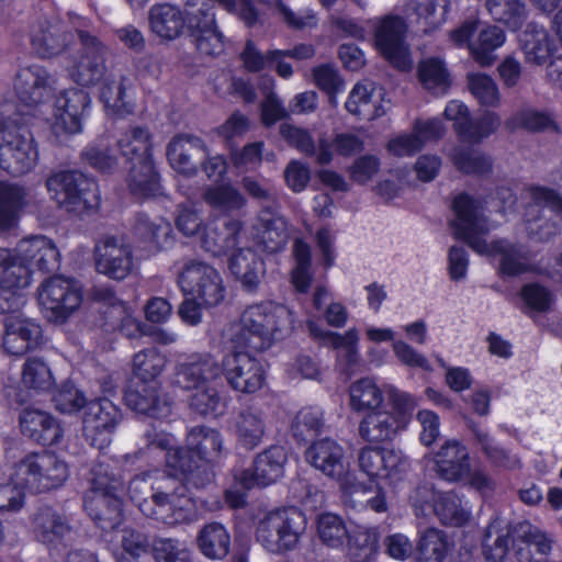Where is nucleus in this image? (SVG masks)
<instances>
[{
  "instance_id": "nucleus-45",
  "label": "nucleus",
  "mask_w": 562,
  "mask_h": 562,
  "mask_svg": "<svg viewBox=\"0 0 562 562\" xmlns=\"http://www.w3.org/2000/svg\"><path fill=\"white\" fill-rule=\"evenodd\" d=\"M383 391L371 378H362L349 387V406L352 412L366 413L384 407Z\"/></svg>"
},
{
  "instance_id": "nucleus-28",
  "label": "nucleus",
  "mask_w": 562,
  "mask_h": 562,
  "mask_svg": "<svg viewBox=\"0 0 562 562\" xmlns=\"http://www.w3.org/2000/svg\"><path fill=\"white\" fill-rule=\"evenodd\" d=\"M435 471L447 482H459L470 473L468 448L459 440L445 441L434 453Z\"/></svg>"
},
{
  "instance_id": "nucleus-27",
  "label": "nucleus",
  "mask_w": 562,
  "mask_h": 562,
  "mask_svg": "<svg viewBox=\"0 0 562 562\" xmlns=\"http://www.w3.org/2000/svg\"><path fill=\"white\" fill-rule=\"evenodd\" d=\"M3 348L13 356H22L43 344V331L38 323L21 317H8L4 323Z\"/></svg>"
},
{
  "instance_id": "nucleus-23",
  "label": "nucleus",
  "mask_w": 562,
  "mask_h": 562,
  "mask_svg": "<svg viewBox=\"0 0 562 562\" xmlns=\"http://www.w3.org/2000/svg\"><path fill=\"white\" fill-rule=\"evenodd\" d=\"M90 102L89 93L82 89L70 88L60 91L54 101L55 126L69 134L80 133Z\"/></svg>"
},
{
  "instance_id": "nucleus-51",
  "label": "nucleus",
  "mask_w": 562,
  "mask_h": 562,
  "mask_svg": "<svg viewBox=\"0 0 562 562\" xmlns=\"http://www.w3.org/2000/svg\"><path fill=\"white\" fill-rule=\"evenodd\" d=\"M23 187L0 181V231H9L15 226L19 212L25 205Z\"/></svg>"
},
{
  "instance_id": "nucleus-64",
  "label": "nucleus",
  "mask_w": 562,
  "mask_h": 562,
  "mask_svg": "<svg viewBox=\"0 0 562 562\" xmlns=\"http://www.w3.org/2000/svg\"><path fill=\"white\" fill-rule=\"evenodd\" d=\"M468 88L472 95L484 106H498L501 93L495 80L481 72H471L467 76Z\"/></svg>"
},
{
  "instance_id": "nucleus-3",
  "label": "nucleus",
  "mask_w": 562,
  "mask_h": 562,
  "mask_svg": "<svg viewBox=\"0 0 562 562\" xmlns=\"http://www.w3.org/2000/svg\"><path fill=\"white\" fill-rule=\"evenodd\" d=\"M454 218L450 225L456 239L464 241L472 250L485 256H501L503 274L515 277L532 269L530 256L522 247L506 240L487 243L490 232L486 217L480 213V204L467 193L457 195L452 203Z\"/></svg>"
},
{
  "instance_id": "nucleus-30",
  "label": "nucleus",
  "mask_w": 562,
  "mask_h": 562,
  "mask_svg": "<svg viewBox=\"0 0 562 562\" xmlns=\"http://www.w3.org/2000/svg\"><path fill=\"white\" fill-rule=\"evenodd\" d=\"M19 258L32 269L48 273L59 269L60 254L54 241L36 235L23 238L16 246Z\"/></svg>"
},
{
  "instance_id": "nucleus-24",
  "label": "nucleus",
  "mask_w": 562,
  "mask_h": 562,
  "mask_svg": "<svg viewBox=\"0 0 562 562\" xmlns=\"http://www.w3.org/2000/svg\"><path fill=\"white\" fill-rule=\"evenodd\" d=\"M124 400L128 408L153 418H165L171 413V404L158 381L131 384Z\"/></svg>"
},
{
  "instance_id": "nucleus-48",
  "label": "nucleus",
  "mask_w": 562,
  "mask_h": 562,
  "mask_svg": "<svg viewBox=\"0 0 562 562\" xmlns=\"http://www.w3.org/2000/svg\"><path fill=\"white\" fill-rule=\"evenodd\" d=\"M117 153L114 139L110 135H102L85 147L81 159L93 169L108 172L115 168Z\"/></svg>"
},
{
  "instance_id": "nucleus-57",
  "label": "nucleus",
  "mask_w": 562,
  "mask_h": 562,
  "mask_svg": "<svg viewBox=\"0 0 562 562\" xmlns=\"http://www.w3.org/2000/svg\"><path fill=\"white\" fill-rule=\"evenodd\" d=\"M435 514L440 521L450 526H462L469 519V510L454 492L438 494L434 504Z\"/></svg>"
},
{
  "instance_id": "nucleus-34",
  "label": "nucleus",
  "mask_w": 562,
  "mask_h": 562,
  "mask_svg": "<svg viewBox=\"0 0 562 562\" xmlns=\"http://www.w3.org/2000/svg\"><path fill=\"white\" fill-rule=\"evenodd\" d=\"M406 427L400 414L384 407L369 412L359 423V436L367 442L392 441Z\"/></svg>"
},
{
  "instance_id": "nucleus-9",
  "label": "nucleus",
  "mask_w": 562,
  "mask_h": 562,
  "mask_svg": "<svg viewBox=\"0 0 562 562\" xmlns=\"http://www.w3.org/2000/svg\"><path fill=\"white\" fill-rule=\"evenodd\" d=\"M178 284L186 296L199 299L206 307L218 305L225 297V286L220 272L202 260H186L178 273Z\"/></svg>"
},
{
  "instance_id": "nucleus-12",
  "label": "nucleus",
  "mask_w": 562,
  "mask_h": 562,
  "mask_svg": "<svg viewBox=\"0 0 562 562\" xmlns=\"http://www.w3.org/2000/svg\"><path fill=\"white\" fill-rule=\"evenodd\" d=\"M358 465L369 480H384L390 484L402 481L411 467L402 451L372 446L359 450Z\"/></svg>"
},
{
  "instance_id": "nucleus-10",
  "label": "nucleus",
  "mask_w": 562,
  "mask_h": 562,
  "mask_svg": "<svg viewBox=\"0 0 562 562\" xmlns=\"http://www.w3.org/2000/svg\"><path fill=\"white\" fill-rule=\"evenodd\" d=\"M78 34L81 47L71 57L67 70L74 82L82 87H91L105 77L108 48L88 32L79 31Z\"/></svg>"
},
{
  "instance_id": "nucleus-59",
  "label": "nucleus",
  "mask_w": 562,
  "mask_h": 562,
  "mask_svg": "<svg viewBox=\"0 0 562 562\" xmlns=\"http://www.w3.org/2000/svg\"><path fill=\"white\" fill-rule=\"evenodd\" d=\"M505 127L510 132L517 128H525L530 132L559 130L550 113L533 109L518 111L505 122Z\"/></svg>"
},
{
  "instance_id": "nucleus-19",
  "label": "nucleus",
  "mask_w": 562,
  "mask_h": 562,
  "mask_svg": "<svg viewBox=\"0 0 562 562\" xmlns=\"http://www.w3.org/2000/svg\"><path fill=\"white\" fill-rule=\"evenodd\" d=\"M243 228L244 224L238 218H209L200 234L199 245L212 257L226 256L237 247Z\"/></svg>"
},
{
  "instance_id": "nucleus-32",
  "label": "nucleus",
  "mask_w": 562,
  "mask_h": 562,
  "mask_svg": "<svg viewBox=\"0 0 562 562\" xmlns=\"http://www.w3.org/2000/svg\"><path fill=\"white\" fill-rule=\"evenodd\" d=\"M306 461L328 477L339 480L346 472L345 450L334 439L314 441L305 451Z\"/></svg>"
},
{
  "instance_id": "nucleus-20",
  "label": "nucleus",
  "mask_w": 562,
  "mask_h": 562,
  "mask_svg": "<svg viewBox=\"0 0 562 562\" xmlns=\"http://www.w3.org/2000/svg\"><path fill=\"white\" fill-rule=\"evenodd\" d=\"M132 247L123 238L105 237L95 247V268L98 272L114 279L123 280L134 269Z\"/></svg>"
},
{
  "instance_id": "nucleus-44",
  "label": "nucleus",
  "mask_w": 562,
  "mask_h": 562,
  "mask_svg": "<svg viewBox=\"0 0 562 562\" xmlns=\"http://www.w3.org/2000/svg\"><path fill=\"white\" fill-rule=\"evenodd\" d=\"M117 151L130 162L151 158V134L147 127L133 126L114 139Z\"/></svg>"
},
{
  "instance_id": "nucleus-40",
  "label": "nucleus",
  "mask_w": 562,
  "mask_h": 562,
  "mask_svg": "<svg viewBox=\"0 0 562 562\" xmlns=\"http://www.w3.org/2000/svg\"><path fill=\"white\" fill-rule=\"evenodd\" d=\"M228 268L247 292H256L265 274V263L251 248H238L229 258Z\"/></svg>"
},
{
  "instance_id": "nucleus-22",
  "label": "nucleus",
  "mask_w": 562,
  "mask_h": 562,
  "mask_svg": "<svg viewBox=\"0 0 562 562\" xmlns=\"http://www.w3.org/2000/svg\"><path fill=\"white\" fill-rule=\"evenodd\" d=\"M222 375V366L210 352L187 356L176 366V383L186 389L214 384Z\"/></svg>"
},
{
  "instance_id": "nucleus-49",
  "label": "nucleus",
  "mask_w": 562,
  "mask_h": 562,
  "mask_svg": "<svg viewBox=\"0 0 562 562\" xmlns=\"http://www.w3.org/2000/svg\"><path fill=\"white\" fill-rule=\"evenodd\" d=\"M196 542L206 558L221 560L229 552L231 536L222 524L210 522L200 530Z\"/></svg>"
},
{
  "instance_id": "nucleus-60",
  "label": "nucleus",
  "mask_w": 562,
  "mask_h": 562,
  "mask_svg": "<svg viewBox=\"0 0 562 562\" xmlns=\"http://www.w3.org/2000/svg\"><path fill=\"white\" fill-rule=\"evenodd\" d=\"M418 76L423 86L435 94L445 93L451 85L445 64L438 58H428L418 66Z\"/></svg>"
},
{
  "instance_id": "nucleus-18",
  "label": "nucleus",
  "mask_w": 562,
  "mask_h": 562,
  "mask_svg": "<svg viewBox=\"0 0 562 562\" xmlns=\"http://www.w3.org/2000/svg\"><path fill=\"white\" fill-rule=\"evenodd\" d=\"M135 247L144 257L154 256L173 244L171 224L164 217H150L145 213L135 216L132 226Z\"/></svg>"
},
{
  "instance_id": "nucleus-4",
  "label": "nucleus",
  "mask_w": 562,
  "mask_h": 562,
  "mask_svg": "<svg viewBox=\"0 0 562 562\" xmlns=\"http://www.w3.org/2000/svg\"><path fill=\"white\" fill-rule=\"evenodd\" d=\"M240 333L232 339L237 347L266 350L294 329V314L286 305L261 301L247 305L240 318Z\"/></svg>"
},
{
  "instance_id": "nucleus-63",
  "label": "nucleus",
  "mask_w": 562,
  "mask_h": 562,
  "mask_svg": "<svg viewBox=\"0 0 562 562\" xmlns=\"http://www.w3.org/2000/svg\"><path fill=\"white\" fill-rule=\"evenodd\" d=\"M346 546L351 553L363 557L366 560L374 558L380 550V533L378 528L358 527L349 531Z\"/></svg>"
},
{
  "instance_id": "nucleus-61",
  "label": "nucleus",
  "mask_w": 562,
  "mask_h": 562,
  "mask_svg": "<svg viewBox=\"0 0 562 562\" xmlns=\"http://www.w3.org/2000/svg\"><path fill=\"white\" fill-rule=\"evenodd\" d=\"M417 548L422 562H442L447 555L449 543L443 531L427 528L420 533Z\"/></svg>"
},
{
  "instance_id": "nucleus-43",
  "label": "nucleus",
  "mask_w": 562,
  "mask_h": 562,
  "mask_svg": "<svg viewBox=\"0 0 562 562\" xmlns=\"http://www.w3.org/2000/svg\"><path fill=\"white\" fill-rule=\"evenodd\" d=\"M280 132L286 142L299 151L310 157L314 156L318 165H327L333 160L331 145L326 138H321L316 146L306 130L283 124Z\"/></svg>"
},
{
  "instance_id": "nucleus-6",
  "label": "nucleus",
  "mask_w": 562,
  "mask_h": 562,
  "mask_svg": "<svg viewBox=\"0 0 562 562\" xmlns=\"http://www.w3.org/2000/svg\"><path fill=\"white\" fill-rule=\"evenodd\" d=\"M307 519L296 507L269 513L256 529L257 541L270 553L283 554L297 548Z\"/></svg>"
},
{
  "instance_id": "nucleus-56",
  "label": "nucleus",
  "mask_w": 562,
  "mask_h": 562,
  "mask_svg": "<svg viewBox=\"0 0 562 562\" xmlns=\"http://www.w3.org/2000/svg\"><path fill=\"white\" fill-rule=\"evenodd\" d=\"M485 7L495 21L513 30L520 29L527 18L522 0H486Z\"/></svg>"
},
{
  "instance_id": "nucleus-62",
  "label": "nucleus",
  "mask_w": 562,
  "mask_h": 562,
  "mask_svg": "<svg viewBox=\"0 0 562 562\" xmlns=\"http://www.w3.org/2000/svg\"><path fill=\"white\" fill-rule=\"evenodd\" d=\"M324 427V414L319 407L308 406L300 409L291 424L295 439L305 441L316 436Z\"/></svg>"
},
{
  "instance_id": "nucleus-35",
  "label": "nucleus",
  "mask_w": 562,
  "mask_h": 562,
  "mask_svg": "<svg viewBox=\"0 0 562 562\" xmlns=\"http://www.w3.org/2000/svg\"><path fill=\"white\" fill-rule=\"evenodd\" d=\"M122 496L116 494L88 492L83 507L102 530H112L122 521Z\"/></svg>"
},
{
  "instance_id": "nucleus-29",
  "label": "nucleus",
  "mask_w": 562,
  "mask_h": 562,
  "mask_svg": "<svg viewBox=\"0 0 562 562\" xmlns=\"http://www.w3.org/2000/svg\"><path fill=\"white\" fill-rule=\"evenodd\" d=\"M513 530L514 524L509 525L506 530H501L497 521L487 526L482 544L487 561L502 562L512 546L518 562H533L531 552L519 546V540L516 539Z\"/></svg>"
},
{
  "instance_id": "nucleus-14",
  "label": "nucleus",
  "mask_w": 562,
  "mask_h": 562,
  "mask_svg": "<svg viewBox=\"0 0 562 562\" xmlns=\"http://www.w3.org/2000/svg\"><path fill=\"white\" fill-rule=\"evenodd\" d=\"M38 300L50 319L65 322L80 306L82 294L75 281L56 276L43 282Z\"/></svg>"
},
{
  "instance_id": "nucleus-7",
  "label": "nucleus",
  "mask_w": 562,
  "mask_h": 562,
  "mask_svg": "<svg viewBox=\"0 0 562 562\" xmlns=\"http://www.w3.org/2000/svg\"><path fill=\"white\" fill-rule=\"evenodd\" d=\"M50 198L60 209L82 213L99 206L100 195L95 181L77 170H61L46 180Z\"/></svg>"
},
{
  "instance_id": "nucleus-54",
  "label": "nucleus",
  "mask_w": 562,
  "mask_h": 562,
  "mask_svg": "<svg viewBox=\"0 0 562 562\" xmlns=\"http://www.w3.org/2000/svg\"><path fill=\"white\" fill-rule=\"evenodd\" d=\"M514 536L519 540V546L527 549L529 552V548L533 547L536 552L541 555L540 559H533V562H547V558L552 552L553 540L549 537L548 533L533 526L527 520L518 521L514 524Z\"/></svg>"
},
{
  "instance_id": "nucleus-47",
  "label": "nucleus",
  "mask_w": 562,
  "mask_h": 562,
  "mask_svg": "<svg viewBox=\"0 0 562 562\" xmlns=\"http://www.w3.org/2000/svg\"><path fill=\"white\" fill-rule=\"evenodd\" d=\"M316 537L321 543L330 549H342L349 538L345 519L333 513H322L315 520Z\"/></svg>"
},
{
  "instance_id": "nucleus-50",
  "label": "nucleus",
  "mask_w": 562,
  "mask_h": 562,
  "mask_svg": "<svg viewBox=\"0 0 562 562\" xmlns=\"http://www.w3.org/2000/svg\"><path fill=\"white\" fill-rule=\"evenodd\" d=\"M131 193L139 198H149L160 189L159 176L155 170L153 159L132 162L128 175Z\"/></svg>"
},
{
  "instance_id": "nucleus-25",
  "label": "nucleus",
  "mask_w": 562,
  "mask_h": 562,
  "mask_svg": "<svg viewBox=\"0 0 562 562\" xmlns=\"http://www.w3.org/2000/svg\"><path fill=\"white\" fill-rule=\"evenodd\" d=\"M207 156V148L203 139L191 134L173 136L167 147L170 166L186 176L196 175L200 162Z\"/></svg>"
},
{
  "instance_id": "nucleus-53",
  "label": "nucleus",
  "mask_w": 562,
  "mask_h": 562,
  "mask_svg": "<svg viewBox=\"0 0 562 562\" xmlns=\"http://www.w3.org/2000/svg\"><path fill=\"white\" fill-rule=\"evenodd\" d=\"M499 125V115L495 112L485 111L477 117H472L469 114L463 123H459L456 133L462 142L476 144L493 134Z\"/></svg>"
},
{
  "instance_id": "nucleus-8",
  "label": "nucleus",
  "mask_w": 562,
  "mask_h": 562,
  "mask_svg": "<svg viewBox=\"0 0 562 562\" xmlns=\"http://www.w3.org/2000/svg\"><path fill=\"white\" fill-rule=\"evenodd\" d=\"M37 157L33 136L25 125L0 121V168L12 176H21L35 166Z\"/></svg>"
},
{
  "instance_id": "nucleus-38",
  "label": "nucleus",
  "mask_w": 562,
  "mask_h": 562,
  "mask_svg": "<svg viewBox=\"0 0 562 562\" xmlns=\"http://www.w3.org/2000/svg\"><path fill=\"white\" fill-rule=\"evenodd\" d=\"M148 23L159 38L175 41L186 29L184 9L168 2L154 4L148 11Z\"/></svg>"
},
{
  "instance_id": "nucleus-58",
  "label": "nucleus",
  "mask_w": 562,
  "mask_h": 562,
  "mask_svg": "<svg viewBox=\"0 0 562 562\" xmlns=\"http://www.w3.org/2000/svg\"><path fill=\"white\" fill-rule=\"evenodd\" d=\"M203 200L213 209L232 212L246 205V198L233 186L221 184L207 187L203 192Z\"/></svg>"
},
{
  "instance_id": "nucleus-17",
  "label": "nucleus",
  "mask_w": 562,
  "mask_h": 562,
  "mask_svg": "<svg viewBox=\"0 0 562 562\" xmlns=\"http://www.w3.org/2000/svg\"><path fill=\"white\" fill-rule=\"evenodd\" d=\"M143 456L144 451L140 449L134 453L123 456L121 460L106 457L97 459L89 472V492L124 495L125 485L121 468L130 470V465H135Z\"/></svg>"
},
{
  "instance_id": "nucleus-37",
  "label": "nucleus",
  "mask_w": 562,
  "mask_h": 562,
  "mask_svg": "<svg viewBox=\"0 0 562 562\" xmlns=\"http://www.w3.org/2000/svg\"><path fill=\"white\" fill-rule=\"evenodd\" d=\"M30 42L34 53L42 58L60 54L68 43V35L57 23L38 18L30 30Z\"/></svg>"
},
{
  "instance_id": "nucleus-33",
  "label": "nucleus",
  "mask_w": 562,
  "mask_h": 562,
  "mask_svg": "<svg viewBox=\"0 0 562 562\" xmlns=\"http://www.w3.org/2000/svg\"><path fill=\"white\" fill-rule=\"evenodd\" d=\"M254 232L256 243L270 254L282 250L289 239V228L285 218L271 207L260 210Z\"/></svg>"
},
{
  "instance_id": "nucleus-55",
  "label": "nucleus",
  "mask_w": 562,
  "mask_h": 562,
  "mask_svg": "<svg viewBox=\"0 0 562 562\" xmlns=\"http://www.w3.org/2000/svg\"><path fill=\"white\" fill-rule=\"evenodd\" d=\"M167 363L166 357L155 347L145 348L133 357L132 372L137 382L158 381Z\"/></svg>"
},
{
  "instance_id": "nucleus-26",
  "label": "nucleus",
  "mask_w": 562,
  "mask_h": 562,
  "mask_svg": "<svg viewBox=\"0 0 562 562\" xmlns=\"http://www.w3.org/2000/svg\"><path fill=\"white\" fill-rule=\"evenodd\" d=\"M269 431V417L256 404L241 408L234 418L233 432L237 445L245 450L259 447Z\"/></svg>"
},
{
  "instance_id": "nucleus-2",
  "label": "nucleus",
  "mask_w": 562,
  "mask_h": 562,
  "mask_svg": "<svg viewBox=\"0 0 562 562\" xmlns=\"http://www.w3.org/2000/svg\"><path fill=\"white\" fill-rule=\"evenodd\" d=\"M125 493L144 516L165 525L189 524L195 519V502L177 474H136L130 480Z\"/></svg>"
},
{
  "instance_id": "nucleus-41",
  "label": "nucleus",
  "mask_w": 562,
  "mask_h": 562,
  "mask_svg": "<svg viewBox=\"0 0 562 562\" xmlns=\"http://www.w3.org/2000/svg\"><path fill=\"white\" fill-rule=\"evenodd\" d=\"M31 268L19 258L16 249L0 248V290L19 293L31 283Z\"/></svg>"
},
{
  "instance_id": "nucleus-1",
  "label": "nucleus",
  "mask_w": 562,
  "mask_h": 562,
  "mask_svg": "<svg viewBox=\"0 0 562 562\" xmlns=\"http://www.w3.org/2000/svg\"><path fill=\"white\" fill-rule=\"evenodd\" d=\"M146 447L166 451V463L182 475L187 486L203 488L214 479L212 462L216 461L223 449V438L218 430L196 426L190 429L186 447H172L173 438L165 431L149 427L144 432Z\"/></svg>"
},
{
  "instance_id": "nucleus-16",
  "label": "nucleus",
  "mask_w": 562,
  "mask_h": 562,
  "mask_svg": "<svg viewBox=\"0 0 562 562\" xmlns=\"http://www.w3.org/2000/svg\"><path fill=\"white\" fill-rule=\"evenodd\" d=\"M222 373L228 385L243 394L256 393L263 386L266 380L262 362L243 351H235L224 358Z\"/></svg>"
},
{
  "instance_id": "nucleus-15",
  "label": "nucleus",
  "mask_w": 562,
  "mask_h": 562,
  "mask_svg": "<svg viewBox=\"0 0 562 562\" xmlns=\"http://www.w3.org/2000/svg\"><path fill=\"white\" fill-rule=\"evenodd\" d=\"M121 420V411L110 400L88 402L82 429L86 440L99 450L111 443V436Z\"/></svg>"
},
{
  "instance_id": "nucleus-46",
  "label": "nucleus",
  "mask_w": 562,
  "mask_h": 562,
  "mask_svg": "<svg viewBox=\"0 0 562 562\" xmlns=\"http://www.w3.org/2000/svg\"><path fill=\"white\" fill-rule=\"evenodd\" d=\"M450 0H407L406 12L416 16L424 32L437 29L446 21Z\"/></svg>"
},
{
  "instance_id": "nucleus-42",
  "label": "nucleus",
  "mask_w": 562,
  "mask_h": 562,
  "mask_svg": "<svg viewBox=\"0 0 562 562\" xmlns=\"http://www.w3.org/2000/svg\"><path fill=\"white\" fill-rule=\"evenodd\" d=\"M527 64L542 66L551 57L553 43L544 26L529 23L519 37Z\"/></svg>"
},
{
  "instance_id": "nucleus-31",
  "label": "nucleus",
  "mask_w": 562,
  "mask_h": 562,
  "mask_svg": "<svg viewBox=\"0 0 562 562\" xmlns=\"http://www.w3.org/2000/svg\"><path fill=\"white\" fill-rule=\"evenodd\" d=\"M286 460L284 448L269 447L256 457L250 476H248V471L243 473L241 484L246 488H250L254 485L267 486L277 482L283 476Z\"/></svg>"
},
{
  "instance_id": "nucleus-36",
  "label": "nucleus",
  "mask_w": 562,
  "mask_h": 562,
  "mask_svg": "<svg viewBox=\"0 0 562 562\" xmlns=\"http://www.w3.org/2000/svg\"><path fill=\"white\" fill-rule=\"evenodd\" d=\"M19 422L22 434L43 446L58 443L63 435L58 422L43 411L25 408Z\"/></svg>"
},
{
  "instance_id": "nucleus-21",
  "label": "nucleus",
  "mask_w": 562,
  "mask_h": 562,
  "mask_svg": "<svg viewBox=\"0 0 562 562\" xmlns=\"http://www.w3.org/2000/svg\"><path fill=\"white\" fill-rule=\"evenodd\" d=\"M55 85V77L38 64L20 67L13 80V89L18 99L29 106L44 102Z\"/></svg>"
},
{
  "instance_id": "nucleus-39",
  "label": "nucleus",
  "mask_w": 562,
  "mask_h": 562,
  "mask_svg": "<svg viewBox=\"0 0 562 562\" xmlns=\"http://www.w3.org/2000/svg\"><path fill=\"white\" fill-rule=\"evenodd\" d=\"M70 530L71 527L65 515L49 506L40 508L32 520L35 539L48 547L59 543Z\"/></svg>"
},
{
  "instance_id": "nucleus-11",
  "label": "nucleus",
  "mask_w": 562,
  "mask_h": 562,
  "mask_svg": "<svg viewBox=\"0 0 562 562\" xmlns=\"http://www.w3.org/2000/svg\"><path fill=\"white\" fill-rule=\"evenodd\" d=\"M477 26V20L464 21L450 32V41L458 47H468L473 59L482 67H487L494 63V52L505 43L506 35L501 27L487 25L472 40Z\"/></svg>"
},
{
  "instance_id": "nucleus-13",
  "label": "nucleus",
  "mask_w": 562,
  "mask_h": 562,
  "mask_svg": "<svg viewBox=\"0 0 562 562\" xmlns=\"http://www.w3.org/2000/svg\"><path fill=\"white\" fill-rule=\"evenodd\" d=\"M374 41L379 52L396 68H409L406 44L407 24L398 15H385L374 21Z\"/></svg>"
},
{
  "instance_id": "nucleus-52",
  "label": "nucleus",
  "mask_w": 562,
  "mask_h": 562,
  "mask_svg": "<svg viewBox=\"0 0 562 562\" xmlns=\"http://www.w3.org/2000/svg\"><path fill=\"white\" fill-rule=\"evenodd\" d=\"M186 29L190 36L218 26L214 4L209 0H184Z\"/></svg>"
},
{
  "instance_id": "nucleus-5",
  "label": "nucleus",
  "mask_w": 562,
  "mask_h": 562,
  "mask_svg": "<svg viewBox=\"0 0 562 562\" xmlns=\"http://www.w3.org/2000/svg\"><path fill=\"white\" fill-rule=\"evenodd\" d=\"M69 476L67 463L47 450L25 454L14 467L11 480L30 493L60 487Z\"/></svg>"
}]
</instances>
